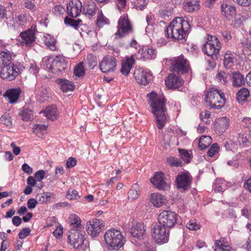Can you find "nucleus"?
Segmentation results:
<instances>
[{
  "label": "nucleus",
  "mask_w": 251,
  "mask_h": 251,
  "mask_svg": "<svg viewBox=\"0 0 251 251\" xmlns=\"http://www.w3.org/2000/svg\"><path fill=\"white\" fill-rule=\"evenodd\" d=\"M171 68L174 72L187 73L188 72L189 65L183 56H180L175 59L171 64Z\"/></svg>",
  "instance_id": "nucleus-14"
},
{
  "label": "nucleus",
  "mask_w": 251,
  "mask_h": 251,
  "mask_svg": "<svg viewBox=\"0 0 251 251\" xmlns=\"http://www.w3.org/2000/svg\"><path fill=\"white\" fill-rule=\"evenodd\" d=\"M158 220H177L176 214L171 211L164 210L160 213Z\"/></svg>",
  "instance_id": "nucleus-39"
},
{
  "label": "nucleus",
  "mask_w": 251,
  "mask_h": 251,
  "mask_svg": "<svg viewBox=\"0 0 251 251\" xmlns=\"http://www.w3.org/2000/svg\"><path fill=\"white\" fill-rule=\"evenodd\" d=\"M175 225L174 221H157L152 223L151 236L157 244H163L169 241L170 229Z\"/></svg>",
  "instance_id": "nucleus-3"
},
{
  "label": "nucleus",
  "mask_w": 251,
  "mask_h": 251,
  "mask_svg": "<svg viewBox=\"0 0 251 251\" xmlns=\"http://www.w3.org/2000/svg\"><path fill=\"white\" fill-rule=\"evenodd\" d=\"M63 226L61 225H58L53 232V235L56 238H60L63 234Z\"/></svg>",
  "instance_id": "nucleus-61"
},
{
  "label": "nucleus",
  "mask_w": 251,
  "mask_h": 251,
  "mask_svg": "<svg viewBox=\"0 0 251 251\" xmlns=\"http://www.w3.org/2000/svg\"><path fill=\"white\" fill-rule=\"evenodd\" d=\"M30 18L28 13H22L16 15L15 17L12 15L11 17H6V22L9 27L17 28L19 25H25Z\"/></svg>",
  "instance_id": "nucleus-9"
},
{
  "label": "nucleus",
  "mask_w": 251,
  "mask_h": 251,
  "mask_svg": "<svg viewBox=\"0 0 251 251\" xmlns=\"http://www.w3.org/2000/svg\"><path fill=\"white\" fill-rule=\"evenodd\" d=\"M222 14L228 20H232L236 14V7L230 3L229 0H225L221 5Z\"/></svg>",
  "instance_id": "nucleus-18"
},
{
  "label": "nucleus",
  "mask_w": 251,
  "mask_h": 251,
  "mask_svg": "<svg viewBox=\"0 0 251 251\" xmlns=\"http://www.w3.org/2000/svg\"><path fill=\"white\" fill-rule=\"evenodd\" d=\"M234 54L230 51H227L224 55V65L226 68H230L234 63Z\"/></svg>",
  "instance_id": "nucleus-38"
},
{
  "label": "nucleus",
  "mask_w": 251,
  "mask_h": 251,
  "mask_svg": "<svg viewBox=\"0 0 251 251\" xmlns=\"http://www.w3.org/2000/svg\"><path fill=\"white\" fill-rule=\"evenodd\" d=\"M117 60L115 58L111 57H105L100 63V70L103 73H107L113 72L116 66Z\"/></svg>",
  "instance_id": "nucleus-16"
},
{
  "label": "nucleus",
  "mask_w": 251,
  "mask_h": 251,
  "mask_svg": "<svg viewBox=\"0 0 251 251\" xmlns=\"http://www.w3.org/2000/svg\"><path fill=\"white\" fill-rule=\"evenodd\" d=\"M29 228L26 227L23 228L19 233V236L20 239H24L27 237L30 233Z\"/></svg>",
  "instance_id": "nucleus-63"
},
{
  "label": "nucleus",
  "mask_w": 251,
  "mask_h": 251,
  "mask_svg": "<svg viewBox=\"0 0 251 251\" xmlns=\"http://www.w3.org/2000/svg\"><path fill=\"white\" fill-rule=\"evenodd\" d=\"M166 201L165 196L159 193H153L150 197V202L156 207H160L165 204Z\"/></svg>",
  "instance_id": "nucleus-28"
},
{
  "label": "nucleus",
  "mask_w": 251,
  "mask_h": 251,
  "mask_svg": "<svg viewBox=\"0 0 251 251\" xmlns=\"http://www.w3.org/2000/svg\"><path fill=\"white\" fill-rule=\"evenodd\" d=\"M45 176V172L43 170H39L35 174V179L38 182H39V185H37L39 189H41L44 186L42 180L44 178Z\"/></svg>",
  "instance_id": "nucleus-48"
},
{
  "label": "nucleus",
  "mask_w": 251,
  "mask_h": 251,
  "mask_svg": "<svg viewBox=\"0 0 251 251\" xmlns=\"http://www.w3.org/2000/svg\"><path fill=\"white\" fill-rule=\"evenodd\" d=\"M20 93V88H12L7 90L3 96L8 99L10 103H14L19 99Z\"/></svg>",
  "instance_id": "nucleus-27"
},
{
  "label": "nucleus",
  "mask_w": 251,
  "mask_h": 251,
  "mask_svg": "<svg viewBox=\"0 0 251 251\" xmlns=\"http://www.w3.org/2000/svg\"><path fill=\"white\" fill-rule=\"evenodd\" d=\"M134 76L138 83L144 85L148 84L152 78V74L150 70H144L141 68L134 70Z\"/></svg>",
  "instance_id": "nucleus-11"
},
{
  "label": "nucleus",
  "mask_w": 251,
  "mask_h": 251,
  "mask_svg": "<svg viewBox=\"0 0 251 251\" xmlns=\"http://www.w3.org/2000/svg\"><path fill=\"white\" fill-rule=\"evenodd\" d=\"M117 29L115 33V39L123 38L133 32L132 26L127 15L124 14L120 17L118 22Z\"/></svg>",
  "instance_id": "nucleus-8"
},
{
  "label": "nucleus",
  "mask_w": 251,
  "mask_h": 251,
  "mask_svg": "<svg viewBox=\"0 0 251 251\" xmlns=\"http://www.w3.org/2000/svg\"><path fill=\"white\" fill-rule=\"evenodd\" d=\"M77 160L76 159L73 157L69 158L67 160L66 165L67 168H71L76 165Z\"/></svg>",
  "instance_id": "nucleus-62"
},
{
  "label": "nucleus",
  "mask_w": 251,
  "mask_h": 251,
  "mask_svg": "<svg viewBox=\"0 0 251 251\" xmlns=\"http://www.w3.org/2000/svg\"><path fill=\"white\" fill-rule=\"evenodd\" d=\"M74 74L75 76L78 77H82L84 75L85 70L83 66V63H80L75 67Z\"/></svg>",
  "instance_id": "nucleus-51"
},
{
  "label": "nucleus",
  "mask_w": 251,
  "mask_h": 251,
  "mask_svg": "<svg viewBox=\"0 0 251 251\" xmlns=\"http://www.w3.org/2000/svg\"><path fill=\"white\" fill-rule=\"evenodd\" d=\"M104 239L109 250H119L126 241L121 232L114 228L108 230L104 234Z\"/></svg>",
  "instance_id": "nucleus-4"
},
{
  "label": "nucleus",
  "mask_w": 251,
  "mask_h": 251,
  "mask_svg": "<svg viewBox=\"0 0 251 251\" xmlns=\"http://www.w3.org/2000/svg\"><path fill=\"white\" fill-rule=\"evenodd\" d=\"M230 77L232 81V85L234 87L241 86L245 83V78L239 72H233L230 75Z\"/></svg>",
  "instance_id": "nucleus-29"
},
{
  "label": "nucleus",
  "mask_w": 251,
  "mask_h": 251,
  "mask_svg": "<svg viewBox=\"0 0 251 251\" xmlns=\"http://www.w3.org/2000/svg\"><path fill=\"white\" fill-rule=\"evenodd\" d=\"M205 100L211 108L216 109H221L226 102L224 93L220 90L213 88H209L206 92Z\"/></svg>",
  "instance_id": "nucleus-5"
},
{
  "label": "nucleus",
  "mask_w": 251,
  "mask_h": 251,
  "mask_svg": "<svg viewBox=\"0 0 251 251\" xmlns=\"http://www.w3.org/2000/svg\"><path fill=\"white\" fill-rule=\"evenodd\" d=\"M135 62V60L133 54L131 55L130 56H126L125 59L122 62L121 68V72L122 74L127 76L129 74Z\"/></svg>",
  "instance_id": "nucleus-23"
},
{
  "label": "nucleus",
  "mask_w": 251,
  "mask_h": 251,
  "mask_svg": "<svg viewBox=\"0 0 251 251\" xmlns=\"http://www.w3.org/2000/svg\"><path fill=\"white\" fill-rule=\"evenodd\" d=\"M97 10H100L96 5V4L93 1L88 2L87 5L85 6L83 9L84 12L87 15L93 17L96 14Z\"/></svg>",
  "instance_id": "nucleus-36"
},
{
  "label": "nucleus",
  "mask_w": 251,
  "mask_h": 251,
  "mask_svg": "<svg viewBox=\"0 0 251 251\" xmlns=\"http://www.w3.org/2000/svg\"><path fill=\"white\" fill-rule=\"evenodd\" d=\"M148 97L151 112L155 117V123L158 128L161 129L167 121L165 97L162 94H157L153 91L149 94Z\"/></svg>",
  "instance_id": "nucleus-1"
},
{
  "label": "nucleus",
  "mask_w": 251,
  "mask_h": 251,
  "mask_svg": "<svg viewBox=\"0 0 251 251\" xmlns=\"http://www.w3.org/2000/svg\"><path fill=\"white\" fill-rule=\"evenodd\" d=\"M0 123L2 124L5 125L6 126H9L11 125V118L9 114L5 113L0 118Z\"/></svg>",
  "instance_id": "nucleus-57"
},
{
  "label": "nucleus",
  "mask_w": 251,
  "mask_h": 251,
  "mask_svg": "<svg viewBox=\"0 0 251 251\" xmlns=\"http://www.w3.org/2000/svg\"><path fill=\"white\" fill-rule=\"evenodd\" d=\"M211 142V138L209 136H202L199 142V147L201 150L207 148Z\"/></svg>",
  "instance_id": "nucleus-43"
},
{
  "label": "nucleus",
  "mask_w": 251,
  "mask_h": 251,
  "mask_svg": "<svg viewBox=\"0 0 251 251\" xmlns=\"http://www.w3.org/2000/svg\"><path fill=\"white\" fill-rule=\"evenodd\" d=\"M150 180L151 183L160 190H166L169 187V184L165 181L162 173L156 172Z\"/></svg>",
  "instance_id": "nucleus-20"
},
{
  "label": "nucleus",
  "mask_w": 251,
  "mask_h": 251,
  "mask_svg": "<svg viewBox=\"0 0 251 251\" xmlns=\"http://www.w3.org/2000/svg\"><path fill=\"white\" fill-rule=\"evenodd\" d=\"M66 198L69 200H76L79 196L75 190L70 188L66 193Z\"/></svg>",
  "instance_id": "nucleus-54"
},
{
  "label": "nucleus",
  "mask_w": 251,
  "mask_h": 251,
  "mask_svg": "<svg viewBox=\"0 0 251 251\" xmlns=\"http://www.w3.org/2000/svg\"><path fill=\"white\" fill-rule=\"evenodd\" d=\"M19 69L14 63H10L1 68L0 77L3 79L11 81L19 75Z\"/></svg>",
  "instance_id": "nucleus-10"
},
{
  "label": "nucleus",
  "mask_w": 251,
  "mask_h": 251,
  "mask_svg": "<svg viewBox=\"0 0 251 251\" xmlns=\"http://www.w3.org/2000/svg\"><path fill=\"white\" fill-rule=\"evenodd\" d=\"M228 74L224 72H218L216 75V79L222 84H225L227 81Z\"/></svg>",
  "instance_id": "nucleus-50"
},
{
  "label": "nucleus",
  "mask_w": 251,
  "mask_h": 251,
  "mask_svg": "<svg viewBox=\"0 0 251 251\" xmlns=\"http://www.w3.org/2000/svg\"><path fill=\"white\" fill-rule=\"evenodd\" d=\"M192 177L188 172L181 173L176 177V185L178 189L188 190L191 186Z\"/></svg>",
  "instance_id": "nucleus-12"
},
{
  "label": "nucleus",
  "mask_w": 251,
  "mask_h": 251,
  "mask_svg": "<svg viewBox=\"0 0 251 251\" xmlns=\"http://www.w3.org/2000/svg\"><path fill=\"white\" fill-rule=\"evenodd\" d=\"M69 243L75 249H79L84 244V234L80 231L69 232L67 235Z\"/></svg>",
  "instance_id": "nucleus-15"
},
{
  "label": "nucleus",
  "mask_w": 251,
  "mask_h": 251,
  "mask_svg": "<svg viewBox=\"0 0 251 251\" xmlns=\"http://www.w3.org/2000/svg\"><path fill=\"white\" fill-rule=\"evenodd\" d=\"M47 128V126L42 124H35L33 128V132L37 134L38 131L45 130Z\"/></svg>",
  "instance_id": "nucleus-60"
},
{
  "label": "nucleus",
  "mask_w": 251,
  "mask_h": 251,
  "mask_svg": "<svg viewBox=\"0 0 251 251\" xmlns=\"http://www.w3.org/2000/svg\"><path fill=\"white\" fill-rule=\"evenodd\" d=\"M49 99V91L47 88L42 87L39 90L37 96V99L41 102L48 100Z\"/></svg>",
  "instance_id": "nucleus-40"
},
{
  "label": "nucleus",
  "mask_w": 251,
  "mask_h": 251,
  "mask_svg": "<svg viewBox=\"0 0 251 251\" xmlns=\"http://www.w3.org/2000/svg\"><path fill=\"white\" fill-rule=\"evenodd\" d=\"M221 44L215 36L208 35L207 41L202 47V51L207 55L217 58L221 49Z\"/></svg>",
  "instance_id": "nucleus-6"
},
{
  "label": "nucleus",
  "mask_w": 251,
  "mask_h": 251,
  "mask_svg": "<svg viewBox=\"0 0 251 251\" xmlns=\"http://www.w3.org/2000/svg\"><path fill=\"white\" fill-rule=\"evenodd\" d=\"M237 141L240 145H242L243 147H248L249 146L247 135L244 133H240L238 134Z\"/></svg>",
  "instance_id": "nucleus-47"
},
{
  "label": "nucleus",
  "mask_w": 251,
  "mask_h": 251,
  "mask_svg": "<svg viewBox=\"0 0 251 251\" xmlns=\"http://www.w3.org/2000/svg\"><path fill=\"white\" fill-rule=\"evenodd\" d=\"M102 221H89L86 224L88 234L92 237L98 236L104 227Z\"/></svg>",
  "instance_id": "nucleus-13"
},
{
  "label": "nucleus",
  "mask_w": 251,
  "mask_h": 251,
  "mask_svg": "<svg viewBox=\"0 0 251 251\" xmlns=\"http://www.w3.org/2000/svg\"><path fill=\"white\" fill-rule=\"evenodd\" d=\"M44 41L48 48L53 51L56 50V41L52 36L46 34L44 36Z\"/></svg>",
  "instance_id": "nucleus-31"
},
{
  "label": "nucleus",
  "mask_w": 251,
  "mask_h": 251,
  "mask_svg": "<svg viewBox=\"0 0 251 251\" xmlns=\"http://www.w3.org/2000/svg\"><path fill=\"white\" fill-rule=\"evenodd\" d=\"M146 230V226L143 222H139L132 226L131 233L133 237L138 239L143 238Z\"/></svg>",
  "instance_id": "nucleus-24"
},
{
  "label": "nucleus",
  "mask_w": 251,
  "mask_h": 251,
  "mask_svg": "<svg viewBox=\"0 0 251 251\" xmlns=\"http://www.w3.org/2000/svg\"><path fill=\"white\" fill-rule=\"evenodd\" d=\"M80 22V20H75L74 19L65 18L64 19V23L66 25H69L76 28L79 25V23Z\"/></svg>",
  "instance_id": "nucleus-59"
},
{
  "label": "nucleus",
  "mask_w": 251,
  "mask_h": 251,
  "mask_svg": "<svg viewBox=\"0 0 251 251\" xmlns=\"http://www.w3.org/2000/svg\"><path fill=\"white\" fill-rule=\"evenodd\" d=\"M186 226L187 228L191 230H196L201 227L200 223H198L197 221H188Z\"/></svg>",
  "instance_id": "nucleus-53"
},
{
  "label": "nucleus",
  "mask_w": 251,
  "mask_h": 251,
  "mask_svg": "<svg viewBox=\"0 0 251 251\" xmlns=\"http://www.w3.org/2000/svg\"><path fill=\"white\" fill-rule=\"evenodd\" d=\"M173 9L172 7H167L159 11L161 17L165 20H168L172 17Z\"/></svg>",
  "instance_id": "nucleus-46"
},
{
  "label": "nucleus",
  "mask_w": 251,
  "mask_h": 251,
  "mask_svg": "<svg viewBox=\"0 0 251 251\" xmlns=\"http://www.w3.org/2000/svg\"><path fill=\"white\" fill-rule=\"evenodd\" d=\"M178 151L180 158L185 163H188L191 162V155L187 151L183 149H179Z\"/></svg>",
  "instance_id": "nucleus-49"
},
{
  "label": "nucleus",
  "mask_w": 251,
  "mask_h": 251,
  "mask_svg": "<svg viewBox=\"0 0 251 251\" xmlns=\"http://www.w3.org/2000/svg\"><path fill=\"white\" fill-rule=\"evenodd\" d=\"M44 114L48 119L51 121L56 120L58 115L57 108L54 105L47 107L44 111Z\"/></svg>",
  "instance_id": "nucleus-32"
},
{
  "label": "nucleus",
  "mask_w": 251,
  "mask_h": 251,
  "mask_svg": "<svg viewBox=\"0 0 251 251\" xmlns=\"http://www.w3.org/2000/svg\"><path fill=\"white\" fill-rule=\"evenodd\" d=\"M137 58L144 60L153 59L156 56V51L151 47L144 46L139 50L138 53L135 54Z\"/></svg>",
  "instance_id": "nucleus-17"
},
{
  "label": "nucleus",
  "mask_w": 251,
  "mask_h": 251,
  "mask_svg": "<svg viewBox=\"0 0 251 251\" xmlns=\"http://www.w3.org/2000/svg\"><path fill=\"white\" fill-rule=\"evenodd\" d=\"M219 151V146L217 143L213 144L207 151V155L212 157L216 154Z\"/></svg>",
  "instance_id": "nucleus-58"
},
{
  "label": "nucleus",
  "mask_w": 251,
  "mask_h": 251,
  "mask_svg": "<svg viewBox=\"0 0 251 251\" xmlns=\"http://www.w3.org/2000/svg\"><path fill=\"white\" fill-rule=\"evenodd\" d=\"M237 100L238 101L243 102L246 100L247 98L250 96V92L248 89L242 88L237 93Z\"/></svg>",
  "instance_id": "nucleus-41"
},
{
  "label": "nucleus",
  "mask_w": 251,
  "mask_h": 251,
  "mask_svg": "<svg viewBox=\"0 0 251 251\" xmlns=\"http://www.w3.org/2000/svg\"><path fill=\"white\" fill-rule=\"evenodd\" d=\"M133 6L140 10H144L148 3V0H132Z\"/></svg>",
  "instance_id": "nucleus-45"
},
{
  "label": "nucleus",
  "mask_w": 251,
  "mask_h": 251,
  "mask_svg": "<svg viewBox=\"0 0 251 251\" xmlns=\"http://www.w3.org/2000/svg\"><path fill=\"white\" fill-rule=\"evenodd\" d=\"M19 115L22 117V120L25 121H28L33 119V112L28 108L24 107L19 110Z\"/></svg>",
  "instance_id": "nucleus-37"
},
{
  "label": "nucleus",
  "mask_w": 251,
  "mask_h": 251,
  "mask_svg": "<svg viewBox=\"0 0 251 251\" xmlns=\"http://www.w3.org/2000/svg\"><path fill=\"white\" fill-rule=\"evenodd\" d=\"M24 6L31 11H35L37 9V5L34 1L26 0L24 2Z\"/></svg>",
  "instance_id": "nucleus-56"
},
{
  "label": "nucleus",
  "mask_w": 251,
  "mask_h": 251,
  "mask_svg": "<svg viewBox=\"0 0 251 251\" xmlns=\"http://www.w3.org/2000/svg\"><path fill=\"white\" fill-rule=\"evenodd\" d=\"M242 248L247 251H251V236H250L248 240L242 246Z\"/></svg>",
  "instance_id": "nucleus-64"
},
{
  "label": "nucleus",
  "mask_w": 251,
  "mask_h": 251,
  "mask_svg": "<svg viewBox=\"0 0 251 251\" xmlns=\"http://www.w3.org/2000/svg\"><path fill=\"white\" fill-rule=\"evenodd\" d=\"M184 82L183 80L180 77L174 74H170L165 80L166 86L171 89H178Z\"/></svg>",
  "instance_id": "nucleus-21"
},
{
  "label": "nucleus",
  "mask_w": 251,
  "mask_h": 251,
  "mask_svg": "<svg viewBox=\"0 0 251 251\" xmlns=\"http://www.w3.org/2000/svg\"><path fill=\"white\" fill-rule=\"evenodd\" d=\"M82 10V3L78 0H73L70 2L67 6L68 15L72 18H76L80 14Z\"/></svg>",
  "instance_id": "nucleus-19"
},
{
  "label": "nucleus",
  "mask_w": 251,
  "mask_h": 251,
  "mask_svg": "<svg viewBox=\"0 0 251 251\" xmlns=\"http://www.w3.org/2000/svg\"><path fill=\"white\" fill-rule=\"evenodd\" d=\"M139 191L140 188L137 184L132 185L128 192V200L130 201H133L137 199L139 196Z\"/></svg>",
  "instance_id": "nucleus-35"
},
{
  "label": "nucleus",
  "mask_w": 251,
  "mask_h": 251,
  "mask_svg": "<svg viewBox=\"0 0 251 251\" xmlns=\"http://www.w3.org/2000/svg\"><path fill=\"white\" fill-rule=\"evenodd\" d=\"M226 181L222 178H217L213 183V189L216 192H223L226 189Z\"/></svg>",
  "instance_id": "nucleus-34"
},
{
  "label": "nucleus",
  "mask_w": 251,
  "mask_h": 251,
  "mask_svg": "<svg viewBox=\"0 0 251 251\" xmlns=\"http://www.w3.org/2000/svg\"><path fill=\"white\" fill-rule=\"evenodd\" d=\"M57 81L60 85V89L63 92L72 91L75 88L74 83L68 80L58 79Z\"/></svg>",
  "instance_id": "nucleus-30"
},
{
  "label": "nucleus",
  "mask_w": 251,
  "mask_h": 251,
  "mask_svg": "<svg viewBox=\"0 0 251 251\" xmlns=\"http://www.w3.org/2000/svg\"><path fill=\"white\" fill-rule=\"evenodd\" d=\"M168 162L172 167H179L181 166V160L178 159L176 157H170L168 158Z\"/></svg>",
  "instance_id": "nucleus-55"
},
{
  "label": "nucleus",
  "mask_w": 251,
  "mask_h": 251,
  "mask_svg": "<svg viewBox=\"0 0 251 251\" xmlns=\"http://www.w3.org/2000/svg\"><path fill=\"white\" fill-rule=\"evenodd\" d=\"M229 122V119L226 117L217 119L213 126L215 131L219 134L224 133L228 127Z\"/></svg>",
  "instance_id": "nucleus-22"
},
{
  "label": "nucleus",
  "mask_w": 251,
  "mask_h": 251,
  "mask_svg": "<svg viewBox=\"0 0 251 251\" xmlns=\"http://www.w3.org/2000/svg\"><path fill=\"white\" fill-rule=\"evenodd\" d=\"M21 42L26 46H30L35 41V33L31 29H29L20 33Z\"/></svg>",
  "instance_id": "nucleus-26"
},
{
  "label": "nucleus",
  "mask_w": 251,
  "mask_h": 251,
  "mask_svg": "<svg viewBox=\"0 0 251 251\" xmlns=\"http://www.w3.org/2000/svg\"><path fill=\"white\" fill-rule=\"evenodd\" d=\"M44 60H46V68L54 74L61 75L66 68L67 64L62 57H48Z\"/></svg>",
  "instance_id": "nucleus-7"
},
{
  "label": "nucleus",
  "mask_w": 251,
  "mask_h": 251,
  "mask_svg": "<svg viewBox=\"0 0 251 251\" xmlns=\"http://www.w3.org/2000/svg\"><path fill=\"white\" fill-rule=\"evenodd\" d=\"M183 9L187 12L198 11L200 8V0H184Z\"/></svg>",
  "instance_id": "nucleus-25"
},
{
  "label": "nucleus",
  "mask_w": 251,
  "mask_h": 251,
  "mask_svg": "<svg viewBox=\"0 0 251 251\" xmlns=\"http://www.w3.org/2000/svg\"><path fill=\"white\" fill-rule=\"evenodd\" d=\"M109 24V20L105 17L101 10H99L97 19V25L99 27H101L103 25Z\"/></svg>",
  "instance_id": "nucleus-42"
},
{
  "label": "nucleus",
  "mask_w": 251,
  "mask_h": 251,
  "mask_svg": "<svg viewBox=\"0 0 251 251\" xmlns=\"http://www.w3.org/2000/svg\"><path fill=\"white\" fill-rule=\"evenodd\" d=\"M73 222L70 223L71 230L69 232L79 231L82 228V225L81 224V221H73Z\"/></svg>",
  "instance_id": "nucleus-52"
},
{
  "label": "nucleus",
  "mask_w": 251,
  "mask_h": 251,
  "mask_svg": "<svg viewBox=\"0 0 251 251\" xmlns=\"http://www.w3.org/2000/svg\"><path fill=\"white\" fill-rule=\"evenodd\" d=\"M189 23L182 18L177 17L174 19L167 27L165 30L166 37L173 40L185 41L189 32Z\"/></svg>",
  "instance_id": "nucleus-2"
},
{
  "label": "nucleus",
  "mask_w": 251,
  "mask_h": 251,
  "mask_svg": "<svg viewBox=\"0 0 251 251\" xmlns=\"http://www.w3.org/2000/svg\"><path fill=\"white\" fill-rule=\"evenodd\" d=\"M11 55L9 51L0 52V68L11 63Z\"/></svg>",
  "instance_id": "nucleus-33"
},
{
  "label": "nucleus",
  "mask_w": 251,
  "mask_h": 251,
  "mask_svg": "<svg viewBox=\"0 0 251 251\" xmlns=\"http://www.w3.org/2000/svg\"><path fill=\"white\" fill-rule=\"evenodd\" d=\"M215 246V251H232L230 246L220 240L216 242Z\"/></svg>",
  "instance_id": "nucleus-44"
}]
</instances>
